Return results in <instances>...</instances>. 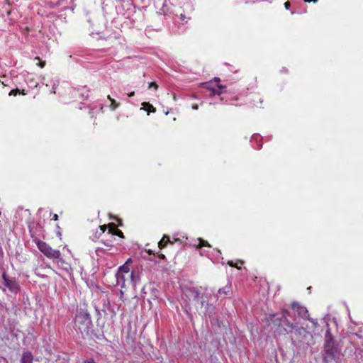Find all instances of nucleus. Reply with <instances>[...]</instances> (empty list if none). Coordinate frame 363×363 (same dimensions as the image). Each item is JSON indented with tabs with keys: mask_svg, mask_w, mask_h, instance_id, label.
Segmentation results:
<instances>
[{
	"mask_svg": "<svg viewBox=\"0 0 363 363\" xmlns=\"http://www.w3.org/2000/svg\"><path fill=\"white\" fill-rule=\"evenodd\" d=\"M286 315H289V313H288L287 311H284V312L283 313V316H284L285 318H286Z\"/></svg>",
	"mask_w": 363,
	"mask_h": 363,
	"instance_id": "c85d7f7f",
	"label": "nucleus"
},
{
	"mask_svg": "<svg viewBox=\"0 0 363 363\" xmlns=\"http://www.w3.org/2000/svg\"><path fill=\"white\" fill-rule=\"evenodd\" d=\"M306 2H316L318 0H304Z\"/></svg>",
	"mask_w": 363,
	"mask_h": 363,
	"instance_id": "7c9ffc66",
	"label": "nucleus"
},
{
	"mask_svg": "<svg viewBox=\"0 0 363 363\" xmlns=\"http://www.w3.org/2000/svg\"><path fill=\"white\" fill-rule=\"evenodd\" d=\"M92 363H94V362L92 361Z\"/></svg>",
	"mask_w": 363,
	"mask_h": 363,
	"instance_id": "ea45409f",
	"label": "nucleus"
},
{
	"mask_svg": "<svg viewBox=\"0 0 363 363\" xmlns=\"http://www.w3.org/2000/svg\"><path fill=\"white\" fill-rule=\"evenodd\" d=\"M201 294V291L196 288H190L186 291V296L194 301L198 300Z\"/></svg>",
	"mask_w": 363,
	"mask_h": 363,
	"instance_id": "0eeeda50",
	"label": "nucleus"
},
{
	"mask_svg": "<svg viewBox=\"0 0 363 363\" xmlns=\"http://www.w3.org/2000/svg\"><path fill=\"white\" fill-rule=\"evenodd\" d=\"M143 105L145 106L148 107L150 111H152V112H155V108L151 104H150L149 103L144 102L143 104Z\"/></svg>",
	"mask_w": 363,
	"mask_h": 363,
	"instance_id": "a211bd4d",
	"label": "nucleus"
},
{
	"mask_svg": "<svg viewBox=\"0 0 363 363\" xmlns=\"http://www.w3.org/2000/svg\"><path fill=\"white\" fill-rule=\"evenodd\" d=\"M159 257L161 258V259H164L165 258V256L163 255V254H160L159 255Z\"/></svg>",
	"mask_w": 363,
	"mask_h": 363,
	"instance_id": "72a5a7b5",
	"label": "nucleus"
},
{
	"mask_svg": "<svg viewBox=\"0 0 363 363\" xmlns=\"http://www.w3.org/2000/svg\"><path fill=\"white\" fill-rule=\"evenodd\" d=\"M2 278L4 285L9 288L11 291L16 292L18 290V284L16 281L9 279L5 272L3 273Z\"/></svg>",
	"mask_w": 363,
	"mask_h": 363,
	"instance_id": "39448f33",
	"label": "nucleus"
},
{
	"mask_svg": "<svg viewBox=\"0 0 363 363\" xmlns=\"http://www.w3.org/2000/svg\"><path fill=\"white\" fill-rule=\"evenodd\" d=\"M130 262H131V259L130 258L123 265L119 267L117 272H120L121 274H125L127 275V277L133 279V272H132L131 273H130L129 264Z\"/></svg>",
	"mask_w": 363,
	"mask_h": 363,
	"instance_id": "423d86ee",
	"label": "nucleus"
},
{
	"mask_svg": "<svg viewBox=\"0 0 363 363\" xmlns=\"http://www.w3.org/2000/svg\"><path fill=\"white\" fill-rule=\"evenodd\" d=\"M79 94L82 96L83 101H86L87 103L82 102V104H86V106L89 107V90L87 87L84 86L79 90Z\"/></svg>",
	"mask_w": 363,
	"mask_h": 363,
	"instance_id": "6e6552de",
	"label": "nucleus"
},
{
	"mask_svg": "<svg viewBox=\"0 0 363 363\" xmlns=\"http://www.w3.org/2000/svg\"><path fill=\"white\" fill-rule=\"evenodd\" d=\"M287 325L290 328L289 330H287V329H286V330L288 333L294 332L296 335H298H298H301L302 333H305V330H304L303 328L297 327V326H296L294 324L290 323H288Z\"/></svg>",
	"mask_w": 363,
	"mask_h": 363,
	"instance_id": "9d476101",
	"label": "nucleus"
},
{
	"mask_svg": "<svg viewBox=\"0 0 363 363\" xmlns=\"http://www.w3.org/2000/svg\"><path fill=\"white\" fill-rule=\"evenodd\" d=\"M198 108H199V107H198V105H197V104H194V105L192 106V108H193V109H194V110H197V109H198Z\"/></svg>",
	"mask_w": 363,
	"mask_h": 363,
	"instance_id": "cd10ccee",
	"label": "nucleus"
},
{
	"mask_svg": "<svg viewBox=\"0 0 363 363\" xmlns=\"http://www.w3.org/2000/svg\"><path fill=\"white\" fill-rule=\"evenodd\" d=\"M53 219H54L55 220H58V215H57V214H54V216H53Z\"/></svg>",
	"mask_w": 363,
	"mask_h": 363,
	"instance_id": "bb28decb",
	"label": "nucleus"
},
{
	"mask_svg": "<svg viewBox=\"0 0 363 363\" xmlns=\"http://www.w3.org/2000/svg\"><path fill=\"white\" fill-rule=\"evenodd\" d=\"M199 245L197 246V248H201L202 247L206 246V247H211L210 244L206 241L201 238L198 239Z\"/></svg>",
	"mask_w": 363,
	"mask_h": 363,
	"instance_id": "dca6fc26",
	"label": "nucleus"
},
{
	"mask_svg": "<svg viewBox=\"0 0 363 363\" xmlns=\"http://www.w3.org/2000/svg\"><path fill=\"white\" fill-rule=\"evenodd\" d=\"M218 87L220 89H223V88H225V86L220 85V84H219V85H218Z\"/></svg>",
	"mask_w": 363,
	"mask_h": 363,
	"instance_id": "473e14b6",
	"label": "nucleus"
},
{
	"mask_svg": "<svg viewBox=\"0 0 363 363\" xmlns=\"http://www.w3.org/2000/svg\"><path fill=\"white\" fill-rule=\"evenodd\" d=\"M214 81L216 82H220V78L218 77H215L214 78Z\"/></svg>",
	"mask_w": 363,
	"mask_h": 363,
	"instance_id": "2f4dec72",
	"label": "nucleus"
},
{
	"mask_svg": "<svg viewBox=\"0 0 363 363\" xmlns=\"http://www.w3.org/2000/svg\"><path fill=\"white\" fill-rule=\"evenodd\" d=\"M21 363H33V355L31 352H23L21 357Z\"/></svg>",
	"mask_w": 363,
	"mask_h": 363,
	"instance_id": "9b49d317",
	"label": "nucleus"
},
{
	"mask_svg": "<svg viewBox=\"0 0 363 363\" xmlns=\"http://www.w3.org/2000/svg\"><path fill=\"white\" fill-rule=\"evenodd\" d=\"M325 338V342L324 345V358L325 359L335 358L340 352L337 347L335 346L333 335L329 330L326 331Z\"/></svg>",
	"mask_w": 363,
	"mask_h": 363,
	"instance_id": "f257e3e1",
	"label": "nucleus"
},
{
	"mask_svg": "<svg viewBox=\"0 0 363 363\" xmlns=\"http://www.w3.org/2000/svg\"><path fill=\"white\" fill-rule=\"evenodd\" d=\"M291 308L294 311L296 315L303 319H308V311L307 308L297 302L291 303Z\"/></svg>",
	"mask_w": 363,
	"mask_h": 363,
	"instance_id": "20e7f679",
	"label": "nucleus"
},
{
	"mask_svg": "<svg viewBox=\"0 0 363 363\" xmlns=\"http://www.w3.org/2000/svg\"><path fill=\"white\" fill-rule=\"evenodd\" d=\"M58 236H61V233L59 232L57 233Z\"/></svg>",
	"mask_w": 363,
	"mask_h": 363,
	"instance_id": "58836bf2",
	"label": "nucleus"
},
{
	"mask_svg": "<svg viewBox=\"0 0 363 363\" xmlns=\"http://www.w3.org/2000/svg\"><path fill=\"white\" fill-rule=\"evenodd\" d=\"M108 98L111 101L110 107H111V110L113 111V110L116 109L119 106V103L116 102V100L111 99L110 97V96H108Z\"/></svg>",
	"mask_w": 363,
	"mask_h": 363,
	"instance_id": "2eb2a0df",
	"label": "nucleus"
},
{
	"mask_svg": "<svg viewBox=\"0 0 363 363\" xmlns=\"http://www.w3.org/2000/svg\"><path fill=\"white\" fill-rule=\"evenodd\" d=\"M45 62H40L39 63V66H40L41 68L44 67H45Z\"/></svg>",
	"mask_w": 363,
	"mask_h": 363,
	"instance_id": "393cba45",
	"label": "nucleus"
},
{
	"mask_svg": "<svg viewBox=\"0 0 363 363\" xmlns=\"http://www.w3.org/2000/svg\"><path fill=\"white\" fill-rule=\"evenodd\" d=\"M220 94H221V91H218V90L213 89L212 91V95H216V94L220 95Z\"/></svg>",
	"mask_w": 363,
	"mask_h": 363,
	"instance_id": "aec40b11",
	"label": "nucleus"
},
{
	"mask_svg": "<svg viewBox=\"0 0 363 363\" xmlns=\"http://www.w3.org/2000/svg\"><path fill=\"white\" fill-rule=\"evenodd\" d=\"M229 265L231 266V267H234L233 264L232 262H228Z\"/></svg>",
	"mask_w": 363,
	"mask_h": 363,
	"instance_id": "e433bc0d",
	"label": "nucleus"
},
{
	"mask_svg": "<svg viewBox=\"0 0 363 363\" xmlns=\"http://www.w3.org/2000/svg\"><path fill=\"white\" fill-rule=\"evenodd\" d=\"M84 363H91V359H87L84 362Z\"/></svg>",
	"mask_w": 363,
	"mask_h": 363,
	"instance_id": "c9c22d12",
	"label": "nucleus"
},
{
	"mask_svg": "<svg viewBox=\"0 0 363 363\" xmlns=\"http://www.w3.org/2000/svg\"><path fill=\"white\" fill-rule=\"evenodd\" d=\"M94 290H95V291L99 292V286H95V289H94Z\"/></svg>",
	"mask_w": 363,
	"mask_h": 363,
	"instance_id": "f704fd0d",
	"label": "nucleus"
},
{
	"mask_svg": "<svg viewBox=\"0 0 363 363\" xmlns=\"http://www.w3.org/2000/svg\"><path fill=\"white\" fill-rule=\"evenodd\" d=\"M35 60H40V57H36L35 58Z\"/></svg>",
	"mask_w": 363,
	"mask_h": 363,
	"instance_id": "4c0bfd02",
	"label": "nucleus"
},
{
	"mask_svg": "<svg viewBox=\"0 0 363 363\" xmlns=\"http://www.w3.org/2000/svg\"><path fill=\"white\" fill-rule=\"evenodd\" d=\"M309 321H311L313 324H314L315 325H318L317 322L315 321L313 318H310L308 317V319Z\"/></svg>",
	"mask_w": 363,
	"mask_h": 363,
	"instance_id": "5701e85b",
	"label": "nucleus"
},
{
	"mask_svg": "<svg viewBox=\"0 0 363 363\" xmlns=\"http://www.w3.org/2000/svg\"><path fill=\"white\" fill-rule=\"evenodd\" d=\"M108 233H112V234L116 235L121 238H124L123 233H122V231H121L120 230L116 229V228H113V230L110 229L108 231Z\"/></svg>",
	"mask_w": 363,
	"mask_h": 363,
	"instance_id": "f3484780",
	"label": "nucleus"
},
{
	"mask_svg": "<svg viewBox=\"0 0 363 363\" xmlns=\"http://www.w3.org/2000/svg\"><path fill=\"white\" fill-rule=\"evenodd\" d=\"M152 86L154 87L155 89L157 88V84L155 82H151L150 84V87H152Z\"/></svg>",
	"mask_w": 363,
	"mask_h": 363,
	"instance_id": "412c9836",
	"label": "nucleus"
},
{
	"mask_svg": "<svg viewBox=\"0 0 363 363\" xmlns=\"http://www.w3.org/2000/svg\"><path fill=\"white\" fill-rule=\"evenodd\" d=\"M125 276H127L125 274H121L118 272H117L116 274V284L120 286L121 288L125 287V283L126 280Z\"/></svg>",
	"mask_w": 363,
	"mask_h": 363,
	"instance_id": "1a4fd4ad",
	"label": "nucleus"
},
{
	"mask_svg": "<svg viewBox=\"0 0 363 363\" xmlns=\"http://www.w3.org/2000/svg\"><path fill=\"white\" fill-rule=\"evenodd\" d=\"M134 95H135V92H134V91L130 92V93H129V94H128V96H129V97H132V96H133Z\"/></svg>",
	"mask_w": 363,
	"mask_h": 363,
	"instance_id": "c756f323",
	"label": "nucleus"
},
{
	"mask_svg": "<svg viewBox=\"0 0 363 363\" xmlns=\"http://www.w3.org/2000/svg\"><path fill=\"white\" fill-rule=\"evenodd\" d=\"M33 242L37 245L38 250L48 258L51 259H55L60 258L61 252L59 250H53L48 243L45 242L35 238Z\"/></svg>",
	"mask_w": 363,
	"mask_h": 363,
	"instance_id": "f03ea898",
	"label": "nucleus"
},
{
	"mask_svg": "<svg viewBox=\"0 0 363 363\" xmlns=\"http://www.w3.org/2000/svg\"><path fill=\"white\" fill-rule=\"evenodd\" d=\"M201 306L206 307V313H211V311L213 310V306L212 305L208 304V302H206L204 300H202L201 301Z\"/></svg>",
	"mask_w": 363,
	"mask_h": 363,
	"instance_id": "4468645a",
	"label": "nucleus"
},
{
	"mask_svg": "<svg viewBox=\"0 0 363 363\" xmlns=\"http://www.w3.org/2000/svg\"><path fill=\"white\" fill-rule=\"evenodd\" d=\"M185 18H186L185 15H184V14H182H182L180 15V19H181V20H182V21H184V20H185Z\"/></svg>",
	"mask_w": 363,
	"mask_h": 363,
	"instance_id": "a878e982",
	"label": "nucleus"
},
{
	"mask_svg": "<svg viewBox=\"0 0 363 363\" xmlns=\"http://www.w3.org/2000/svg\"><path fill=\"white\" fill-rule=\"evenodd\" d=\"M230 286H225V287L221 288L218 291V294L220 296H221V295L228 296L230 294Z\"/></svg>",
	"mask_w": 363,
	"mask_h": 363,
	"instance_id": "ddd939ff",
	"label": "nucleus"
},
{
	"mask_svg": "<svg viewBox=\"0 0 363 363\" xmlns=\"http://www.w3.org/2000/svg\"><path fill=\"white\" fill-rule=\"evenodd\" d=\"M106 225H101L100 226V230L101 233H104L105 230H106Z\"/></svg>",
	"mask_w": 363,
	"mask_h": 363,
	"instance_id": "b1692460",
	"label": "nucleus"
},
{
	"mask_svg": "<svg viewBox=\"0 0 363 363\" xmlns=\"http://www.w3.org/2000/svg\"><path fill=\"white\" fill-rule=\"evenodd\" d=\"M76 322L79 324V329L82 332L89 334V326L91 324L89 313L86 309L85 311L80 309L76 315Z\"/></svg>",
	"mask_w": 363,
	"mask_h": 363,
	"instance_id": "7ed1b4c3",
	"label": "nucleus"
},
{
	"mask_svg": "<svg viewBox=\"0 0 363 363\" xmlns=\"http://www.w3.org/2000/svg\"><path fill=\"white\" fill-rule=\"evenodd\" d=\"M290 3L289 1H286L284 3V6L286 9H289L290 8Z\"/></svg>",
	"mask_w": 363,
	"mask_h": 363,
	"instance_id": "4be33fe9",
	"label": "nucleus"
},
{
	"mask_svg": "<svg viewBox=\"0 0 363 363\" xmlns=\"http://www.w3.org/2000/svg\"><path fill=\"white\" fill-rule=\"evenodd\" d=\"M173 244L172 242L170 241L169 237L167 235H164L162 240L158 243V247L160 249H162L163 247H166L167 243Z\"/></svg>",
	"mask_w": 363,
	"mask_h": 363,
	"instance_id": "f8f14e48",
	"label": "nucleus"
},
{
	"mask_svg": "<svg viewBox=\"0 0 363 363\" xmlns=\"http://www.w3.org/2000/svg\"><path fill=\"white\" fill-rule=\"evenodd\" d=\"M19 92L18 89H13L9 92V96H16L17 94Z\"/></svg>",
	"mask_w": 363,
	"mask_h": 363,
	"instance_id": "6ab92c4d",
	"label": "nucleus"
}]
</instances>
